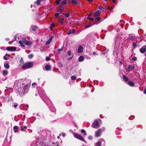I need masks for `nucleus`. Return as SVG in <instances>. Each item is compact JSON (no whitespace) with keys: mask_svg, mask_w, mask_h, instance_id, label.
I'll return each mask as SVG.
<instances>
[{"mask_svg":"<svg viewBox=\"0 0 146 146\" xmlns=\"http://www.w3.org/2000/svg\"><path fill=\"white\" fill-rule=\"evenodd\" d=\"M67 53H68V55H69V56H70L71 55V52L70 51H68V52H67Z\"/></svg>","mask_w":146,"mask_h":146,"instance_id":"nucleus-32","label":"nucleus"},{"mask_svg":"<svg viewBox=\"0 0 146 146\" xmlns=\"http://www.w3.org/2000/svg\"><path fill=\"white\" fill-rule=\"evenodd\" d=\"M42 1V0H37V1L36 3L37 4L39 5L40 4V3Z\"/></svg>","mask_w":146,"mask_h":146,"instance_id":"nucleus-24","label":"nucleus"},{"mask_svg":"<svg viewBox=\"0 0 146 146\" xmlns=\"http://www.w3.org/2000/svg\"><path fill=\"white\" fill-rule=\"evenodd\" d=\"M59 137H60L59 136H58V137H57V138H58V139L59 138Z\"/></svg>","mask_w":146,"mask_h":146,"instance_id":"nucleus-59","label":"nucleus"},{"mask_svg":"<svg viewBox=\"0 0 146 146\" xmlns=\"http://www.w3.org/2000/svg\"><path fill=\"white\" fill-rule=\"evenodd\" d=\"M101 145V143L100 141H98L96 144V146H100Z\"/></svg>","mask_w":146,"mask_h":146,"instance_id":"nucleus-25","label":"nucleus"},{"mask_svg":"<svg viewBox=\"0 0 146 146\" xmlns=\"http://www.w3.org/2000/svg\"><path fill=\"white\" fill-rule=\"evenodd\" d=\"M71 1L72 3L73 4H80L78 0H71Z\"/></svg>","mask_w":146,"mask_h":146,"instance_id":"nucleus-11","label":"nucleus"},{"mask_svg":"<svg viewBox=\"0 0 146 146\" xmlns=\"http://www.w3.org/2000/svg\"><path fill=\"white\" fill-rule=\"evenodd\" d=\"M84 59V56H80L78 58V61L79 62H81L83 61Z\"/></svg>","mask_w":146,"mask_h":146,"instance_id":"nucleus-14","label":"nucleus"},{"mask_svg":"<svg viewBox=\"0 0 146 146\" xmlns=\"http://www.w3.org/2000/svg\"><path fill=\"white\" fill-rule=\"evenodd\" d=\"M63 47H62L60 49H59L58 50V53H59V52L61 51H62L63 50Z\"/></svg>","mask_w":146,"mask_h":146,"instance_id":"nucleus-30","label":"nucleus"},{"mask_svg":"<svg viewBox=\"0 0 146 146\" xmlns=\"http://www.w3.org/2000/svg\"><path fill=\"white\" fill-rule=\"evenodd\" d=\"M88 1L91 2L92 1V0H87Z\"/></svg>","mask_w":146,"mask_h":146,"instance_id":"nucleus-55","label":"nucleus"},{"mask_svg":"<svg viewBox=\"0 0 146 146\" xmlns=\"http://www.w3.org/2000/svg\"><path fill=\"white\" fill-rule=\"evenodd\" d=\"M51 38H49L48 40L47 41L46 43V45H48L51 42Z\"/></svg>","mask_w":146,"mask_h":146,"instance_id":"nucleus-22","label":"nucleus"},{"mask_svg":"<svg viewBox=\"0 0 146 146\" xmlns=\"http://www.w3.org/2000/svg\"><path fill=\"white\" fill-rule=\"evenodd\" d=\"M83 49V47L81 46H78V52L79 53L81 52Z\"/></svg>","mask_w":146,"mask_h":146,"instance_id":"nucleus-12","label":"nucleus"},{"mask_svg":"<svg viewBox=\"0 0 146 146\" xmlns=\"http://www.w3.org/2000/svg\"><path fill=\"white\" fill-rule=\"evenodd\" d=\"M133 60L134 61H135L137 60V58L136 57H133L132 58Z\"/></svg>","mask_w":146,"mask_h":146,"instance_id":"nucleus-37","label":"nucleus"},{"mask_svg":"<svg viewBox=\"0 0 146 146\" xmlns=\"http://www.w3.org/2000/svg\"><path fill=\"white\" fill-rule=\"evenodd\" d=\"M6 56L5 55V56H4V58L5 60H7V58L6 57Z\"/></svg>","mask_w":146,"mask_h":146,"instance_id":"nucleus-41","label":"nucleus"},{"mask_svg":"<svg viewBox=\"0 0 146 146\" xmlns=\"http://www.w3.org/2000/svg\"><path fill=\"white\" fill-rule=\"evenodd\" d=\"M99 124L98 123V121L97 120H95L92 124V127L94 128L97 129L99 127Z\"/></svg>","mask_w":146,"mask_h":146,"instance_id":"nucleus-5","label":"nucleus"},{"mask_svg":"<svg viewBox=\"0 0 146 146\" xmlns=\"http://www.w3.org/2000/svg\"><path fill=\"white\" fill-rule=\"evenodd\" d=\"M108 9H109L111 10L112 9V8L111 7H109Z\"/></svg>","mask_w":146,"mask_h":146,"instance_id":"nucleus-49","label":"nucleus"},{"mask_svg":"<svg viewBox=\"0 0 146 146\" xmlns=\"http://www.w3.org/2000/svg\"><path fill=\"white\" fill-rule=\"evenodd\" d=\"M89 18H89V16H88L87 17V19H89Z\"/></svg>","mask_w":146,"mask_h":146,"instance_id":"nucleus-57","label":"nucleus"},{"mask_svg":"<svg viewBox=\"0 0 146 146\" xmlns=\"http://www.w3.org/2000/svg\"><path fill=\"white\" fill-rule=\"evenodd\" d=\"M45 68L46 70H50V65L47 64L45 66Z\"/></svg>","mask_w":146,"mask_h":146,"instance_id":"nucleus-13","label":"nucleus"},{"mask_svg":"<svg viewBox=\"0 0 146 146\" xmlns=\"http://www.w3.org/2000/svg\"><path fill=\"white\" fill-rule=\"evenodd\" d=\"M145 55L146 56V52L145 53Z\"/></svg>","mask_w":146,"mask_h":146,"instance_id":"nucleus-61","label":"nucleus"},{"mask_svg":"<svg viewBox=\"0 0 146 146\" xmlns=\"http://www.w3.org/2000/svg\"><path fill=\"white\" fill-rule=\"evenodd\" d=\"M71 78L72 80H75L76 79V77L75 76H73L71 77Z\"/></svg>","mask_w":146,"mask_h":146,"instance_id":"nucleus-29","label":"nucleus"},{"mask_svg":"<svg viewBox=\"0 0 146 146\" xmlns=\"http://www.w3.org/2000/svg\"><path fill=\"white\" fill-rule=\"evenodd\" d=\"M59 13H56L55 14V16L56 17H58L59 16Z\"/></svg>","mask_w":146,"mask_h":146,"instance_id":"nucleus-34","label":"nucleus"},{"mask_svg":"<svg viewBox=\"0 0 146 146\" xmlns=\"http://www.w3.org/2000/svg\"><path fill=\"white\" fill-rule=\"evenodd\" d=\"M100 13L101 12L100 11H98L94 13V16L98 21H100L101 19L100 17Z\"/></svg>","mask_w":146,"mask_h":146,"instance_id":"nucleus-4","label":"nucleus"},{"mask_svg":"<svg viewBox=\"0 0 146 146\" xmlns=\"http://www.w3.org/2000/svg\"><path fill=\"white\" fill-rule=\"evenodd\" d=\"M63 19H61L59 20V22L61 24H63Z\"/></svg>","mask_w":146,"mask_h":146,"instance_id":"nucleus-28","label":"nucleus"},{"mask_svg":"<svg viewBox=\"0 0 146 146\" xmlns=\"http://www.w3.org/2000/svg\"><path fill=\"white\" fill-rule=\"evenodd\" d=\"M92 13H90V14L88 15V16H89H89H90V15H91V14H92Z\"/></svg>","mask_w":146,"mask_h":146,"instance_id":"nucleus-56","label":"nucleus"},{"mask_svg":"<svg viewBox=\"0 0 146 146\" xmlns=\"http://www.w3.org/2000/svg\"><path fill=\"white\" fill-rule=\"evenodd\" d=\"M99 8L100 9H103V7L102 6H100L99 7Z\"/></svg>","mask_w":146,"mask_h":146,"instance_id":"nucleus-45","label":"nucleus"},{"mask_svg":"<svg viewBox=\"0 0 146 146\" xmlns=\"http://www.w3.org/2000/svg\"><path fill=\"white\" fill-rule=\"evenodd\" d=\"M66 3V0L63 1L61 3V4L62 5H65Z\"/></svg>","mask_w":146,"mask_h":146,"instance_id":"nucleus-26","label":"nucleus"},{"mask_svg":"<svg viewBox=\"0 0 146 146\" xmlns=\"http://www.w3.org/2000/svg\"><path fill=\"white\" fill-rule=\"evenodd\" d=\"M63 9L62 6H60L58 8L57 11L58 12H60V13H61L63 11Z\"/></svg>","mask_w":146,"mask_h":146,"instance_id":"nucleus-10","label":"nucleus"},{"mask_svg":"<svg viewBox=\"0 0 146 146\" xmlns=\"http://www.w3.org/2000/svg\"><path fill=\"white\" fill-rule=\"evenodd\" d=\"M60 1V0H57L56 1V4L57 5H58Z\"/></svg>","mask_w":146,"mask_h":146,"instance_id":"nucleus-33","label":"nucleus"},{"mask_svg":"<svg viewBox=\"0 0 146 146\" xmlns=\"http://www.w3.org/2000/svg\"><path fill=\"white\" fill-rule=\"evenodd\" d=\"M33 66V63L32 62H29L25 63L22 66L23 69H26L32 67Z\"/></svg>","mask_w":146,"mask_h":146,"instance_id":"nucleus-2","label":"nucleus"},{"mask_svg":"<svg viewBox=\"0 0 146 146\" xmlns=\"http://www.w3.org/2000/svg\"><path fill=\"white\" fill-rule=\"evenodd\" d=\"M128 84L131 86H134V84L131 81H129L128 82Z\"/></svg>","mask_w":146,"mask_h":146,"instance_id":"nucleus-16","label":"nucleus"},{"mask_svg":"<svg viewBox=\"0 0 146 146\" xmlns=\"http://www.w3.org/2000/svg\"><path fill=\"white\" fill-rule=\"evenodd\" d=\"M96 54V52H93V54L94 55H95Z\"/></svg>","mask_w":146,"mask_h":146,"instance_id":"nucleus-54","label":"nucleus"},{"mask_svg":"<svg viewBox=\"0 0 146 146\" xmlns=\"http://www.w3.org/2000/svg\"><path fill=\"white\" fill-rule=\"evenodd\" d=\"M6 50L9 51H14L16 50V48L13 46L7 47L6 48Z\"/></svg>","mask_w":146,"mask_h":146,"instance_id":"nucleus-8","label":"nucleus"},{"mask_svg":"<svg viewBox=\"0 0 146 146\" xmlns=\"http://www.w3.org/2000/svg\"><path fill=\"white\" fill-rule=\"evenodd\" d=\"M144 93L146 94V90H145L144 91Z\"/></svg>","mask_w":146,"mask_h":146,"instance_id":"nucleus-53","label":"nucleus"},{"mask_svg":"<svg viewBox=\"0 0 146 146\" xmlns=\"http://www.w3.org/2000/svg\"><path fill=\"white\" fill-rule=\"evenodd\" d=\"M91 25H86V26L85 27V28H89L90 27H91Z\"/></svg>","mask_w":146,"mask_h":146,"instance_id":"nucleus-38","label":"nucleus"},{"mask_svg":"<svg viewBox=\"0 0 146 146\" xmlns=\"http://www.w3.org/2000/svg\"><path fill=\"white\" fill-rule=\"evenodd\" d=\"M8 72L6 70H3V74L4 76L7 75L8 74Z\"/></svg>","mask_w":146,"mask_h":146,"instance_id":"nucleus-20","label":"nucleus"},{"mask_svg":"<svg viewBox=\"0 0 146 146\" xmlns=\"http://www.w3.org/2000/svg\"><path fill=\"white\" fill-rule=\"evenodd\" d=\"M94 19V18H89V20L91 21H93Z\"/></svg>","mask_w":146,"mask_h":146,"instance_id":"nucleus-40","label":"nucleus"},{"mask_svg":"<svg viewBox=\"0 0 146 146\" xmlns=\"http://www.w3.org/2000/svg\"><path fill=\"white\" fill-rule=\"evenodd\" d=\"M19 43L22 47H24L25 44L28 46H31L32 44L31 41H28L26 40L25 38H23L21 41H20Z\"/></svg>","mask_w":146,"mask_h":146,"instance_id":"nucleus-1","label":"nucleus"},{"mask_svg":"<svg viewBox=\"0 0 146 146\" xmlns=\"http://www.w3.org/2000/svg\"><path fill=\"white\" fill-rule=\"evenodd\" d=\"M103 131H104V129H103Z\"/></svg>","mask_w":146,"mask_h":146,"instance_id":"nucleus-64","label":"nucleus"},{"mask_svg":"<svg viewBox=\"0 0 146 146\" xmlns=\"http://www.w3.org/2000/svg\"><path fill=\"white\" fill-rule=\"evenodd\" d=\"M81 132L82 133H84V135H86V132L83 129H82L81 130Z\"/></svg>","mask_w":146,"mask_h":146,"instance_id":"nucleus-23","label":"nucleus"},{"mask_svg":"<svg viewBox=\"0 0 146 146\" xmlns=\"http://www.w3.org/2000/svg\"><path fill=\"white\" fill-rule=\"evenodd\" d=\"M123 80L125 81H127L128 80H129L128 78H127L125 75H123Z\"/></svg>","mask_w":146,"mask_h":146,"instance_id":"nucleus-17","label":"nucleus"},{"mask_svg":"<svg viewBox=\"0 0 146 146\" xmlns=\"http://www.w3.org/2000/svg\"><path fill=\"white\" fill-rule=\"evenodd\" d=\"M75 33V30L74 29H73L72 30H70L69 31V32L68 33V35H70L72 33Z\"/></svg>","mask_w":146,"mask_h":146,"instance_id":"nucleus-15","label":"nucleus"},{"mask_svg":"<svg viewBox=\"0 0 146 146\" xmlns=\"http://www.w3.org/2000/svg\"><path fill=\"white\" fill-rule=\"evenodd\" d=\"M135 67V66L134 64L129 65L128 68L126 69V71L127 72H129L131 70H133Z\"/></svg>","mask_w":146,"mask_h":146,"instance_id":"nucleus-7","label":"nucleus"},{"mask_svg":"<svg viewBox=\"0 0 146 146\" xmlns=\"http://www.w3.org/2000/svg\"><path fill=\"white\" fill-rule=\"evenodd\" d=\"M73 136L75 137L81 141H85L84 139L81 135L75 133H73Z\"/></svg>","mask_w":146,"mask_h":146,"instance_id":"nucleus-3","label":"nucleus"},{"mask_svg":"<svg viewBox=\"0 0 146 146\" xmlns=\"http://www.w3.org/2000/svg\"><path fill=\"white\" fill-rule=\"evenodd\" d=\"M35 84V83H33V84H32V85H33V84Z\"/></svg>","mask_w":146,"mask_h":146,"instance_id":"nucleus-60","label":"nucleus"},{"mask_svg":"<svg viewBox=\"0 0 146 146\" xmlns=\"http://www.w3.org/2000/svg\"><path fill=\"white\" fill-rule=\"evenodd\" d=\"M62 136L63 137H64L65 136V133H63L62 134Z\"/></svg>","mask_w":146,"mask_h":146,"instance_id":"nucleus-51","label":"nucleus"},{"mask_svg":"<svg viewBox=\"0 0 146 146\" xmlns=\"http://www.w3.org/2000/svg\"><path fill=\"white\" fill-rule=\"evenodd\" d=\"M133 46L135 47L136 46V44L135 43H133Z\"/></svg>","mask_w":146,"mask_h":146,"instance_id":"nucleus-42","label":"nucleus"},{"mask_svg":"<svg viewBox=\"0 0 146 146\" xmlns=\"http://www.w3.org/2000/svg\"><path fill=\"white\" fill-rule=\"evenodd\" d=\"M31 29L33 31H35L37 29V27L36 26H33L31 27Z\"/></svg>","mask_w":146,"mask_h":146,"instance_id":"nucleus-18","label":"nucleus"},{"mask_svg":"<svg viewBox=\"0 0 146 146\" xmlns=\"http://www.w3.org/2000/svg\"><path fill=\"white\" fill-rule=\"evenodd\" d=\"M4 66L7 69H8L9 67V66L8 63H7L6 64H5L4 65Z\"/></svg>","mask_w":146,"mask_h":146,"instance_id":"nucleus-21","label":"nucleus"},{"mask_svg":"<svg viewBox=\"0 0 146 146\" xmlns=\"http://www.w3.org/2000/svg\"><path fill=\"white\" fill-rule=\"evenodd\" d=\"M52 27H51V28H50V30H52Z\"/></svg>","mask_w":146,"mask_h":146,"instance_id":"nucleus-58","label":"nucleus"},{"mask_svg":"<svg viewBox=\"0 0 146 146\" xmlns=\"http://www.w3.org/2000/svg\"><path fill=\"white\" fill-rule=\"evenodd\" d=\"M5 55L6 56H7L8 57H9L10 56V55L9 54H5Z\"/></svg>","mask_w":146,"mask_h":146,"instance_id":"nucleus-46","label":"nucleus"},{"mask_svg":"<svg viewBox=\"0 0 146 146\" xmlns=\"http://www.w3.org/2000/svg\"><path fill=\"white\" fill-rule=\"evenodd\" d=\"M65 15L66 17H68L69 16L70 14L69 13H67L65 14Z\"/></svg>","mask_w":146,"mask_h":146,"instance_id":"nucleus-36","label":"nucleus"},{"mask_svg":"<svg viewBox=\"0 0 146 146\" xmlns=\"http://www.w3.org/2000/svg\"><path fill=\"white\" fill-rule=\"evenodd\" d=\"M46 61H49L50 60V58L48 56L46 57Z\"/></svg>","mask_w":146,"mask_h":146,"instance_id":"nucleus-31","label":"nucleus"},{"mask_svg":"<svg viewBox=\"0 0 146 146\" xmlns=\"http://www.w3.org/2000/svg\"><path fill=\"white\" fill-rule=\"evenodd\" d=\"M20 63L21 64H23V60L22 59H21L20 60Z\"/></svg>","mask_w":146,"mask_h":146,"instance_id":"nucleus-39","label":"nucleus"},{"mask_svg":"<svg viewBox=\"0 0 146 146\" xmlns=\"http://www.w3.org/2000/svg\"><path fill=\"white\" fill-rule=\"evenodd\" d=\"M18 128V127L17 126H15L14 127L13 129H14V132H15L16 133L18 131L17 130Z\"/></svg>","mask_w":146,"mask_h":146,"instance_id":"nucleus-19","label":"nucleus"},{"mask_svg":"<svg viewBox=\"0 0 146 146\" xmlns=\"http://www.w3.org/2000/svg\"><path fill=\"white\" fill-rule=\"evenodd\" d=\"M54 26H55V25L54 24H52V25H51V27H54Z\"/></svg>","mask_w":146,"mask_h":146,"instance_id":"nucleus-44","label":"nucleus"},{"mask_svg":"<svg viewBox=\"0 0 146 146\" xmlns=\"http://www.w3.org/2000/svg\"><path fill=\"white\" fill-rule=\"evenodd\" d=\"M113 2L114 3L115 2L116 0H112Z\"/></svg>","mask_w":146,"mask_h":146,"instance_id":"nucleus-47","label":"nucleus"},{"mask_svg":"<svg viewBox=\"0 0 146 146\" xmlns=\"http://www.w3.org/2000/svg\"><path fill=\"white\" fill-rule=\"evenodd\" d=\"M27 129V127L26 126H24V128L22 129V131H25Z\"/></svg>","mask_w":146,"mask_h":146,"instance_id":"nucleus-35","label":"nucleus"},{"mask_svg":"<svg viewBox=\"0 0 146 146\" xmlns=\"http://www.w3.org/2000/svg\"><path fill=\"white\" fill-rule=\"evenodd\" d=\"M6 40L7 41H9V38H6Z\"/></svg>","mask_w":146,"mask_h":146,"instance_id":"nucleus-50","label":"nucleus"},{"mask_svg":"<svg viewBox=\"0 0 146 146\" xmlns=\"http://www.w3.org/2000/svg\"><path fill=\"white\" fill-rule=\"evenodd\" d=\"M53 37H54V36H52L50 38H51V40H52V38H53Z\"/></svg>","mask_w":146,"mask_h":146,"instance_id":"nucleus-52","label":"nucleus"},{"mask_svg":"<svg viewBox=\"0 0 146 146\" xmlns=\"http://www.w3.org/2000/svg\"><path fill=\"white\" fill-rule=\"evenodd\" d=\"M33 54H30L28 56V57L29 58H31L33 56Z\"/></svg>","mask_w":146,"mask_h":146,"instance_id":"nucleus-27","label":"nucleus"},{"mask_svg":"<svg viewBox=\"0 0 146 146\" xmlns=\"http://www.w3.org/2000/svg\"><path fill=\"white\" fill-rule=\"evenodd\" d=\"M102 131L101 129H100L98 130L95 132V136L96 137L100 136L101 135Z\"/></svg>","mask_w":146,"mask_h":146,"instance_id":"nucleus-6","label":"nucleus"},{"mask_svg":"<svg viewBox=\"0 0 146 146\" xmlns=\"http://www.w3.org/2000/svg\"><path fill=\"white\" fill-rule=\"evenodd\" d=\"M104 0V1H107L108 0Z\"/></svg>","mask_w":146,"mask_h":146,"instance_id":"nucleus-62","label":"nucleus"},{"mask_svg":"<svg viewBox=\"0 0 146 146\" xmlns=\"http://www.w3.org/2000/svg\"><path fill=\"white\" fill-rule=\"evenodd\" d=\"M139 51L140 52L142 53H143L145 52L146 51V46H143L139 49Z\"/></svg>","mask_w":146,"mask_h":146,"instance_id":"nucleus-9","label":"nucleus"},{"mask_svg":"<svg viewBox=\"0 0 146 146\" xmlns=\"http://www.w3.org/2000/svg\"><path fill=\"white\" fill-rule=\"evenodd\" d=\"M88 138L90 139H92V136H89L88 137Z\"/></svg>","mask_w":146,"mask_h":146,"instance_id":"nucleus-48","label":"nucleus"},{"mask_svg":"<svg viewBox=\"0 0 146 146\" xmlns=\"http://www.w3.org/2000/svg\"><path fill=\"white\" fill-rule=\"evenodd\" d=\"M27 107H28V105H27Z\"/></svg>","mask_w":146,"mask_h":146,"instance_id":"nucleus-63","label":"nucleus"},{"mask_svg":"<svg viewBox=\"0 0 146 146\" xmlns=\"http://www.w3.org/2000/svg\"><path fill=\"white\" fill-rule=\"evenodd\" d=\"M18 104H15L14 106V107L15 108H16V107L17 106H18Z\"/></svg>","mask_w":146,"mask_h":146,"instance_id":"nucleus-43","label":"nucleus"}]
</instances>
